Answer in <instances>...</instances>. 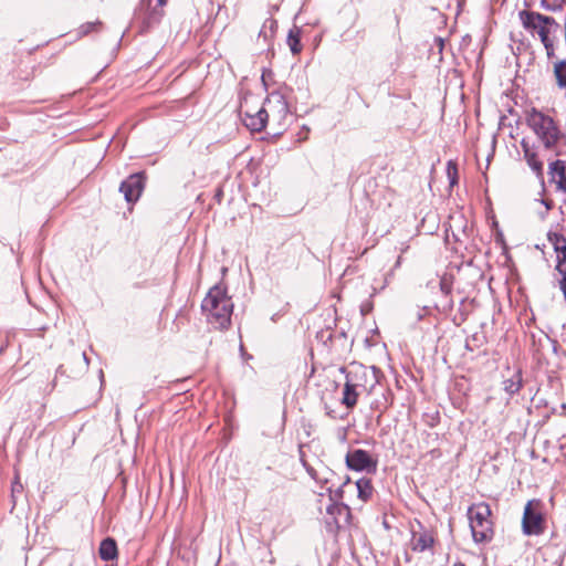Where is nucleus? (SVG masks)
Here are the masks:
<instances>
[{
  "mask_svg": "<svg viewBox=\"0 0 566 566\" xmlns=\"http://www.w3.org/2000/svg\"><path fill=\"white\" fill-rule=\"evenodd\" d=\"M345 460L347 468L354 471L371 472L375 471L377 467V462L370 454L361 449L348 451Z\"/></svg>",
  "mask_w": 566,
  "mask_h": 566,
  "instance_id": "nucleus-9",
  "label": "nucleus"
},
{
  "mask_svg": "<svg viewBox=\"0 0 566 566\" xmlns=\"http://www.w3.org/2000/svg\"><path fill=\"white\" fill-rule=\"evenodd\" d=\"M201 308L209 324L214 328L226 329L229 327L233 303L224 287L220 285L211 287L202 301Z\"/></svg>",
  "mask_w": 566,
  "mask_h": 566,
  "instance_id": "nucleus-2",
  "label": "nucleus"
},
{
  "mask_svg": "<svg viewBox=\"0 0 566 566\" xmlns=\"http://www.w3.org/2000/svg\"><path fill=\"white\" fill-rule=\"evenodd\" d=\"M525 122L546 149L557 150L563 145L565 136L553 117L532 108L527 111Z\"/></svg>",
  "mask_w": 566,
  "mask_h": 566,
  "instance_id": "nucleus-3",
  "label": "nucleus"
},
{
  "mask_svg": "<svg viewBox=\"0 0 566 566\" xmlns=\"http://www.w3.org/2000/svg\"><path fill=\"white\" fill-rule=\"evenodd\" d=\"M263 109L266 112L268 120L272 119L280 123L289 114V106L283 95L279 93H272L263 103Z\"/></svg>",
  "mask_w": 566,
  "mask_h": 566,
  "instance_id": "nucleus-8",
  "label": "nucleus"
},
{
  "mask_svg": "<svg viewBox=\"0 0 566 566\" xmlns=\"http://www.w3.org/2000/svg\"><path fill=\"white\" fill-rule=\"evenodd\" d=\"M553 75L559 90H566V59L553 63Z\"/></svg>",
  "mask_w": 566,
  "mask_h": 566,
  "instance_id": "nucleus-17",
  "label": "nucleus"
},
{
  "mask_svg": "<svg viewBox=\"0 0 566 566\" xmlns=\"http://www.w3.org/2000/svg\"><path fill=\"white\" fill-rule=\"evenodd\" d=\"M468 517L473 541L478 544L491 542L494 530L490 518V505L484 502L472 504L468 510Z\"/></svg>",
  "mask_w": 566,
  "mask_h": 566,
  "instance_id": "nucleus-4",
  "label": "nucleus"
},
{
  "mask_svg": "<svg viewBox=\"0 0 566 566\" xmlns=\"http://www.w3.org/2000/svg\"><path fill=\"white\" fill-rule=\"evenodd\" d=\"M166 0H142L137 11V20L142 23V31L145 32L158 24L164 15Z\"/></svg>",
  "mask_w": 566,
  "mask_h": 566,
  "instance_id": "nucleus-6",
  "label": "nucleus"
},
{
  "mask_svg": "<svg viewBox=\"0 0 566 566\" xmlns=\"http://www.w3.org/2000/svg\"><path fill=\"white\" fill-rule=\"evenodd\" d=\"M144 189V177L142 174H133L120 185V191L127 202H135L139 199Z\"/></svg>",
  "mask_w": 566,
  "mask_h": 566,
  "instance_id": "nucleus-12",
  "label": "nucleus"
},
{
  "mask_svg": "<svg viewBox=\"0 0 566 566\" xmlns=\"http://www.w3.org/2000/svg\"><path fill=\"white\" fill-rule=\"evenodd\" d=\"M524 158L527 161L531 169L539 177L543 176V163L537 158L535 148L528 143L527 139L523 138L521 142Z\"/></svg>",
  "mask_w": 566,
  "mask_h": 566,
  "instance_id": "nucleus-14",
  "label": "nucleus"
},
{
  "mask_svg": "<svg viewBox=\"0 0 566 566\" xmlns=\"http://www.w3.org/2000/svg\"><path fill=\"white\" fill-rule=\"evenodd\" d=\"M549 176L551 181L555 184L556 187L562 185L564 180H566V168L563 161L556 160L549 165Z\"/></svg>",
  "mask_w": 566,
  "mask_h": 566,
  "instance_id": "nucleus-18",
  "label": "nucleus"
},
{
  "mask_svg": "<svg viewBox=\"0 0 566 566\" xmlns=\"http://www.w3.org/2000/svg\"><path fill=\"white\" fill-rule=\"evenodd\" d=\"M518 18L523 28L533 36L539 39L545 49L546 56L553 59L555 56V41L556 33L560 27L559 23L553 17L530 10L520 11Z\"/></svg>",
  "mask_w": 566,
  "mask_h": 566,
  "instance_id": "nucleus-1",
  "label": "nucleus"
},
{
  "mask_svg": "<svg viewBox=\"0 0 566 566\" xmlns=\"http://www.w3.org/2000/svg\"><path fill=\"white\" fill-rule=\"evenodd\" d=\"M116 556H117L116 542L111 537L103 539L99 545V557L103 560L108 562V560L115 559Z\"/></svg>",
  "mask_w": 566,
  "mask_h": 566,
  "instance_id": "nucleus-16",
  "label": "nucleus"
},
{
  "mask_svg": "<svg viewBox=\"0 0 566 566\" xmlns=\"http://www.w3.org/2000/svg\"><path fill=\"white\" fill-rule=\"evenodd\" d=\"M556 190L564 195L566 193V179L563 181L562 185H558V187H556Z\"/></svg>",
  "mask_w": 566,
  "mask_h": 566,
  "instance_id": "nucleus-26",
  "label": "nucleus"
},
{
  "mask_svg": "<svg viewBox=\"0 0 566 566\" xmlns=\"http://www.w3.org/2000/svg\"><path fill=\"white\" fill-rule=\"evenodd\" d=\"M241 113L243 114L244 125L253 130L260 132L265 127L268 122L266 112L263 109V106L255 109V113H251L248 101L241 104Z\"/></svg>",
  "mask_w": 566,
  "mask_h": 566,
  "instance_id": "nucleus-11",
  "label": "nucleus"
},
{
  "mask_svg": "<svg viewBox=\"0 0 566 566\" xmlns=\"http://www.w3.org/2000/svg\"><path fill=\"white\" fill-rule=\"evenodd\" d=\"M542 8H544L547 11H551V12H557V11L562 10L563 7H562V4H551V3H547L545 0H543Z\"/></svg>",
  "mask_w": 566,
  "mask_h": 566,
  "instance_id": "nucleus-24",
  "label": "nucleus"
},
{
  "mask_svg": "<svg viewBox=\"0 0 566 566\" xmlns=\"http://www.w3.org/2000/svg\"><path fill=\"white\" fill-rule=\"evenodd\" d=\"M255 109H256V108H253V109H252V108L250 107L251 113H255Z\"/></svg>",
  "mask_w": 566,
  "mask_h": 566,
  "instance_id": "nucleus-31",
  "label": "nucleus"
},
{
  "mask_svg": "<svg viewBox=\"0 0 566 566\" xmlns=\"http://www.w3.org/2000/svg\"><path fill=\"white\" fill-rule=\"evenodd\" d=\"M454 566H465V565H464V564L459 563V564H455Z\"/></svg>",
  "mask_w": 566,
  "mask_h": 566,
  "instance_id": "nucleus-30",
  "label": "nucleus"
},
{
  "mask_svg": "<svg viewBox=\"0 0 566 566\" xmlns=\"http://www.w3.org/2000/svg\"><path fill=\"white\" fill-rule=\"evenodd\" d=\"M327 514L332 515L334 517V522L338 523L337 515L345 514L346 517L349 516V509L348 506L344 504H339L336 502H333L327 506Z\"/></svg>",
  "mask_w": 566,
  "mask_h": 566,
  "instance_id": "nucleus-21",
  "label": "nucleus"
},
{
  "mask_svg": "<svg viewBox=\"0 0 566 566\" xmlns=\"http://www.w3.org/2000/svg\"><path fill=\"white\" fill-rule=\"evenodd\" d=\"M346 379L360 392L370 394L378 382L376 368L360 364H352L346 370Z\"/></svg>",
  "mask_w": 566,
  "mask_h": 566,
  "instance_id": "nucleus-5",
  "label": "nucleus"
},
{
  "mask_svg": "<svg viewBox=\"0 0 566 566\" xmlns=\"http://www.w3.org/2000/svg\"><path fill=\"white\" fill-rule=\"evenodd\" d=\"M544 518L542 512L534 507V502L530 501L524 509L522 528L525 535H539L544 531Z\"/></svg>",
  "mask_w": 566,
  "mask_h": 566,
  "instance_id": "nucleus-7",
  "label": "nucleus"
},
{
  "mask_svg": "<svg viewBox=\"0 0 566 566\" xmlns=\"http://www.w3.org/2000/svg\"><path fill=\"white\" fill-rule=\"evenodd\" d=\"M361 394L363 392L356 389L355 386L346 379L343 390V405H345L347 408H353L357 403V399Z\"/></svg>",
  "mask_w": 566,
  "mask_h": 566,
  "instance_id": "nucleus-15",
  "label": "nucleus"
},
{
  "mask_svg": "<svg viewBox=\"0 0 566 566\" xmlns=\"http://www.w3.org/2000/svg\"><path fill=\"white\" fill-rule=\"evenodd\" d=\"M356 488H357V492H358V497L361 501L366 502L367 500L370 499V496L373 494V485H371V482L369 479L361 478V479L357 480Z\"/></svg>",
  "mask_w": 566,
  "mask_h": 566,
  "instance_id": "nucleus-20",
  "label": "nucleus"
},
{
  "mask_svg": "<svg viewBox=\"0 0 566 566\" xmlns=\"http://www.w3.org/2000/svg\"><path fill=\"white\" fill-rule=\"evenodd\" d=\"M304 465L310 476L313 480H315L318 484H321L323 488H326V490L329 492L331 500H333L334 497H342V489H338L335 495L332 494V485H329V483L334 473L328 468L321 465L319 468L315 469L307 464Z\"/></svg>",
  "mask_w": 566,
  "mask_h": 566,
  "instance_id": "nucleus-13",
  "label": "nucleus"
},
{
  "mask_svg": "<svg viewBox=\"0 0 566 566\" xmlns=\"http://www.w3.org/2000/svg\"><path fill=\"white\" fill-rule=\"evenodd\" d=\"M543 202H544V205L546 206V208L548 210L552 209V203L551 202H548V201H543Z\"/></svg>",
  "mask_w": 566,
  "mask_h": 566,
  "instance_id": "nucleus-27",
  "label": "nucleus"
},
{
  "mask_svg": "<svg viewBox=\"0 0 566 566\" xmlns=\"http://www.w3.org/2000/svg\"><path fill=\"white\" fill-rule=\"evenodd\" d=\"M556 270L560 276L559 277L560 289L563 290V293L566 298V259L558 261V263L556 265Z\"/></svg>",
  "mask_w": 566,
  "mask_h": 566,
  "instance_id": "nucleus-23",
  "label": "nucleus"
},
{
  "mask_svg": "<svg viewBox=\"0 0 566 566\" xmlns=\"http://www.w3.org/2000/svg\"><path fill=\"white\" fill-rule=\"evenodd\" d=\"M564 196H565V198L563 199V205L566 208V193Z\"/></svg>",
  "mask_w": 566,
  "mask_h": 566,
  "instance_id": "nucleus-28",
  "label": "nucleus"
},
{
  "mask_svg": "<svg viewBox=\"0 0 566 566\" xmlns=\"http://www.w3.org/2000/svg\"><path fill=\"white\" fill-rule=\"evenodd\" d=\"M433 544L434 537L431 531L423 528L420 523H418V528L412 527L411 539L409 543L411 551L416 553L431 551Z\"/></svg>",
  "mask_w": 566,
  "mask_h": 566,
  "instance_id": "nucleus-10",
  "label": "nucleus"
},
{
  "mask_svg": "<svg viewBox=\"0 0 566 566\" xmlns=\"http://www.w3.org/2000/svg\"><path fill=\"white\" fill-rule=\"evenodd\" d=\"M287 44L293 54L301 52L302 46L300 43V31L297 29L291 30L287 35Z\"/></svg>",
  "mask_w": 566,
  "mask_h": 566,
  "instance_id": "nucleus-22",
  "label": "nucleus"
},
{
  "mask_svg": "<svg viewBox=\"0 0 566 566\" xmlns=\"http://www.w3.org/2000/svg\"><path fill=\"white\" fill-rule=\"evenodd\" d=\"M96 23H87L86 25H83V33H88L91 30L95 28Z\"/></svg>",
  "mask_w": 566,
  "mask_h": 566,
  "instance_id": "nucleus-25",
  "label": "nucleus"
},
{
  "mask_svg": "<svg viewBox=\"0 0 566 566\" xmlns=\"http://www.w3.org/2000/svg\"><path fill=\"white\" fill-rule=\"evenodd\" d=\"M504 390L509 395H514L520 391L522 388V374L520 370L515 371L513 376L509 379H505L503 382Z\"/></svg>",
  "mask_w": 566,
  "mask_h": 566,
  "instance_id": "nucleus-19",
  "label": "nucleus"
},
{
  "mask_svg": "<svg viewBox=\"0 0 566 566\" xmlns=\"http://www.w3.org/2000/svg\"><path fill=\"white\" fill-rule=\"evenodd\" d=\"M448 174L450 175L451 174V166L449 165L448 167Z\"/></svg>",
  "mask_w": 566,
  "mask_h": 566,
  "instance_id": "nucleus-29",
  "label": "nucleus"
}]
</instances>
